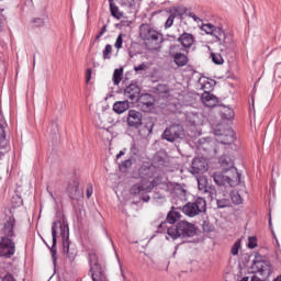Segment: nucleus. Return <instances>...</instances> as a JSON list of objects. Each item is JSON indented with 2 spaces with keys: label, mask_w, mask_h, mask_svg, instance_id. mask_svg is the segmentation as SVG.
Masks as SVG:
<instances>
[{
  "label": "nucleus",
  "mask_w": 281,
  "mask_h": 281,
  "mask_svg": "<svg viewBox=\"0 0 281 281\" xmlns=\"http://www.w3.org/2000/svg\"><path fill=\"white\" fill-rule=\"evenodd\" d=\"M123 34H120L114 43V47L116 49H122V44L124 43V40H123Z\"/></svg>",
  "instance_id": "nucleus-36"
},
{
  "label": "nucleus",
  "mask_w": 281,
  "mask_h": 281,
  "mask_svg": "<svg viewBox=\"0 0 281 281\" xmlns=\"http://www.w3.org/2000/svg\"><path fill=\"white\" fill-rule=\"evenodd\" d=\"M186 137V130L182 125L176 124L167 127L162 133V139L167 142H177V139H183Z\"/></svg>",
  "instance_id": "nucleus-8"
},
{
  "label": "nucleus",
  "mask_w": 281,
  "mask_h": 281,
  "mask_svg": "<svg viewBox=\"0 0 281 281\" xmlns=\"http://www.w3.org/2000/svg\"><path fill=\"white\" fill-rule=\"evenodd\" d=\"M154 126L155 124L153 123V121H149L148 123H146L145 128H147L148 133H153Z\"/></svg>",
  "instance_id": "nucleus-44"
},
{
  "label": "nucleus",
  "mask_w": 281,
  "mask_h": 281,
  "mask_svg": "<svg viewBox=\"0 0 281 281\" xmlns=\"http://www.w3.org/2000/svg\"><path fill=\"white\" fill-rule=\"evenodd\" d=\"M207 202L203 198H198L194 202H189L182 207L183 214L186 216H190V218H194V216H199V214L206 212Z\"/></svg>",
  "instance_id": "nucleus-7"
},
{
  "label": "nucleus",
  "mask_w": 281,
  "mask_h": 281,
  "mask_svg": "<svg viewBox=\"0 0 281 281\" xmlns=\"http://www.w3.org/2000/svg\"><path fill=\"white\" fill-rule=\"evenodd\" d=\"M221 144L229 145L236 142V133L232 128H227L225 134H221L220 138Z\"/></svg>",
  "instance_id": "nucleus-19"
},
{
  "label": "nucleus",
  "mask_w": 281,
  "mask_h": 281,
  "mask_svg": "<svg viewBox=\"0 0 281 281\" xmlns=\"http://www.w3.org/2000/svg\"><path fill=\"white\" fill-rule=\"evenodd\" d=\"M269 225H271V221H269Z\"/></svg>",
  "instance_id": "nucleus-63"
},
{
  "label": "nucleus",
  "mask_w": 281,
  "mask_h": 281,
  "mask_svg": "<svg viewBox=\"0 0 281 281\" xmlns=\"http://www.w3.org/2000/svg\"><path fill=\"white\" fill-rule=\"evenodd\" d=\"M104 32H106V25H103V27L101 29V31L97 35L95 40L97 41L100 40V37L104 34Z\"/></svg>",
  "instance_id": "nucleus-47"
},
{
  "label": "nucleus",
  "mask_w": 281,
  "mask_h": 281,
  "mask_svg": "<svg viewBox=\"0 0 281 281\" xmlns=\"http://www.w3.org/2000/svg\"><path fill=\"white\" fill-rule=\"evenodd\" d=\"M232 201L235 203V205H240V203H243V198H240V194L238 193H233Z\"/></svg>",
  "instance_id": "nucleus-37"
},
{
  "label": "nucleus",
  "mask_w": 281,
  "mask_h": 281,
  "mask_svg": "<svg viewBox=\"0 0 281 281\" xmlns=\"http://www.w3.org/2000/svg\"><path fill=\"white\" fill-rule=\"evenodd\" d=\"M139 32V36L142 41H144L147 49H150L151 52L157 50L159 45H161V33L148 24H142Z\"/></svg>",
  "instance_id": "nucleus-3"
},
{
  "label": "nucleus",
  "mask_w": 281,
  "mask_h": 281,
  "mask_svg": "<svg viewBox=\"0 0 281 281\" xmlns=\"http://www.w3.org/2000/svg\"><path fill=\"white\" fill-rule=\"evenodd\" d=\"M240 249V239L236 240L231 249V254L233 256H238V251Z\"/></svg>",
  "instance_id": "nucleus-34"
},
{
  "label": "nucleus",
  "mask_w": 281,
  "mask_h": 281,
  "mask_svg": "<svg viewBox=\"0 0 281 281\" xmlns=\"http://www.w3.org/2000/svg\"><path fill=\"white\" fill-rule=\"evenodd\" d=\"M127 126L130 128H139L142 126V112L130 110L127 114Z\"/></svg>",
  "instance_id": "nucleus-13"
},
{
  "label": "nucleus",
  "mask_w": 281,
  "mask_h": 281,
  "mask_svg": "<svg viewBox=\"0 0 281 281\" xmlns=\"http://www.w3.org/2000/svg\"><path fill=\"white\" fill-rule=\"evenodd\" d=\"M211 58L215 65H223V63H224L223 56L218 53H212Z\"/></svg>",
  "instance_id": "nucleus-32"
},
{
  "label": "nucleus",
  "mask_w": 281,
  "mask_h": 281,
  "mask_svg": "<svg viewBox=\"0 0 281 281\" xmlns=\"http://www.w3.org/2000/svg\"><path fill=\"white\" fill-rule=\"evenodd\" d=\"M49 195H50L52 198H54V193L49 192Z\"/></svg>",
  "instance_id": "nucleus-62"
},
{
  "label": "nucleus",
  "mask_w": 281,
  "mask_h": 281,
  "mask_svg": "<svg viewBox=\"0 0 281 281\" xmlns=\"http://www.w3.org/2000/svg\"><path fill=\"white\" fill-rule=\"evenodd\" d=\"M33 23L35 27H43L45 25V21H43V19L41 18L34 19Z\"/></svg>",
  "instance_id": "nucleus-41"
},
{
  "label": "nucleus",
  "mask_w": 281,
  "mask_h": 281,
  "mask_svg": "<svg viewBox=\"0 0 281 281\" xmlns=\"http://www.w3.org/2000/svg\"><path fill=\"white\" fill-rule=\"evenodd\" d=\"M124 155V151H120L117 155H116V159H120V157H122Z\"/></svg>",
  "instance_id": "nucleus-54"
},
{
  "label": "nucleus",
  "mask_w": 281,
  "mask_h": 281,
  "mask_svg": "<svg viewBox=\"0 0 281 281\" xmlns=\"http://www.w3.org/2000/svg\"><path fill=\"white\" fill-rule=\"evenodd\" d=\"M131 151H132L134 155H137V147H135V145H133L132 148H131Z\"/></svg>",
  "instance_id": "nucleus-51"
},
{
  "label": "nucleus",
  "mask_w": 281,
  "mask_h": 281,
  "mask_svg": "<svg viewBox=\"0 0 281 281\" xmlns=\"http://www.w3.org/2000/svg\"><path fill=\"white\" fill-rule=\"evenodd\" d=\"M122 78H124V68H116L113 72V83L117 87V85H120V82H122Z\"/></svg>",
  "instance_id": "nucleus-26"
},
{
  "label": "nucleus",
  "mask_w": 281,
  "mask_h": 281,
  "mask_svg": "<svg viewBox=\"0 0 281 281\" xmlns=\"http://www.w3.org/2000/svg\"><path fill=\"white\" fill-rule=\"evenodd\" d=\"M198 87L204 91L202 94V102L205 104V106H209L212 109V106H216L218 104V98L216 95L210 93V89H212V83L210 82V79L205 77H201L198 81Z\"/></svg>",
  "instance_id": "nucleus-5"
},
{
  "label": "nucleus",
  "mask_w": 281,
  "mask_h": 281,
  "mask_svg": "<svg viewBox=\"0 0 281 281\" xmlns=\"http://www.w3.org/2000/svg\"><path fill=\"white\" fill-rule=\"evenodd\" d=\"M181 218V213L177 211V209L171 207L170 212L167 215V223H170V225H175Z\"/></svg>",
  "instance_id": "nucleus-23"
},
{
  "label": "nucleus",
  "mask_w": 281,
  "mask_h": 281,
  "mask_svg": "<svg viewBox=\"0 0 281 281\" xmlns=\"http://www.w3.org/2000/svg\"><path fill=\"white\" fill-rule=\"evenodd\" d=\"M15 225H16V220L14 218V216L7 217L2 228V234L4 238H13Z\"/></svg>",
  "instance_id": "nucleus-16"
},
{
  "label": "nucleus",
  "mask_w": 281,
  "mask_h": 281,
  "mask_svg": "<svg viewBox=\"0 0 281 281\" xmlns=\"http://www.w3.org/2000/svg\"><path fill=\"white\" fill-rule=\"evenodd\" d=\"M248 247L249 249H256V247H258V239L256 237H249Z\"/></svg>",
  "instance_id": "nucleus-35"
},
{
  "label": "nucleus",
  "mask_w": 281,
  "mask_h": 281,
  "mask_svg": "<svg viewBox=\"0 0 281 281\" xmlns=\"http://www.w3.org/2000/svg\"><path fill=\"white\" fill-rule=\"evenodd\" d=\"M110 11L112 16H114V19L120 20L122 19V16H124V13L120 11V8H117V5H115L111 0H110Z\"/></svg>",
  "instance_id": "nucleus-27"
},
{
  "label": "nucleus",
  "mask_w": 281,
  "mask_h": 281,
  "mask_svg": "<svg viewBox=\"0 0 281 281\" xmlns=\"http://www.w3.org/2000/svg\"><path fill=\"white\" fill-rule=\"evenodd\" d=\"M111 54H113V46H111V44H108L103 49V60H111Z\"/></svg>",
  "instance_id": "nucleus-31"
},
{
  "label": "nucleus",
  "mask_w": 281,
  "mask_h": 281,
  "mask_svg": "<svg viewBox=\"0 0 281 281\" xmlns=\"http://www.w3.org/2000/svg\"><path fill=\"white\" fill-rule=\"evenodd\" d=\"M2 281H16V280L14 279V277H12V274H7V276L2 279Z\"/></svg>",
  "instance_id": "nucleus-49"
},
{
  "label": "nucleus",
  "mask_w": 281,
  "mask_h": 281,
  "mask_svg": "<svg viewBox=\"0 0 281 281\" xmlns=\"http://www.w3.org/2000/svg\"><path fill=\"white\" fill-rule=\"evenodd\" d=\"M173 23H175V15L171 14V15H169V18L167 19V21L165 23L166 30H168V27H172Z\"/></svg>",
  "instance_id": "nucleus-39"
},
{
  "label": "nucleus",
  "mask_w": 281,
  "mask_h": 281,
  "mask_svg": "<svg viewBox=\"0 0 281 281\" xmlns=\"http://www.w3.org/2000/svg\"><path fill=\"white\" fill-rule=\"evenodd\" d=\"M211 177L213 178V181L216 183V186H225V183L229 181V178L221 172L212 173Z\"/></svg>",
  "instance_id": "nucleus-25"
},
{
  "label": "nucleus",
  "mask_w": 281,
  "mask_h": 281,
  "mask_svg": "<svg viewBox=\"0 0 281 281\" xmlns=\"http://www.w3.org/2000/svg\"><path fill=\"white\" fill-rule=\"evenodd\" d=\"M36 65V57H34V59H33V66H35Z\"/></svg>",
  "instance_id": "nucleus-57"
},
{
  "label": "nucleus",
  "mask_w": 281,
  "mask_h": 281,
  "mask_svg": "<svg viewBox=\"0 0 281 281\" xmlns=\"http://www.w3.org/2000/svg\"><path fill=\"white\" fill-rule=\"evenodd\" d=\"M153 188H155L153 181L143 179L140 182L134 184L130 189V194H132L133 196H140L142 201L148 203V201H150V196L145 194H148V192H153Z\"/></svg>",
  "instance_id": "nucleus-6"
},
{
  "label": "nucleus",
  "mask_w": 281,
  "mask_h": 281,
  "mask_svg": "<svg viewBox=\"0 0 281 281\" xmlns=\"http://www.w3.org/2000/svg\"><path fill=\"white\" fill-rule=\"evenodd\" d=\"M273 281H281V274L273 279Z\"/></svg>",
  "instance_id": "nucleus-56"
},
{
  "label": "nucleus",
  "mask_w": 281,
  "mask_h": 281,
  "mask_svg": "<svg viewBox=\"0 0 281 281\" xmlns=\"http://www.w3.org/2000/svg\"><path fill=\"white\" fill-rule=\"evenodd\" d=\"M177 41L180 43L181 47L190 49V47L194 45V35L190 33H182Z\"/></svg>",
  "instance_id": "nucleus-18"
},
{
  "label": "nucleus",
  "mask_w": 281,
  "mask_h": 281,
  "mask_svg": "<svg viewBox=\"0 0 281 281\" xmlns=\"http://www.w3.org/2000/svg\"><path fill=\"white\" fill-rule=\"evenodd\" d=\"M131 109V105L128 104V101H116L113 104V111L114 113H117L119 115H122V113H126Z\"/></svg>",
  "instance_id": "nucleus-20"
},
{
  "label": "nucleus",
  "mask_w": 281,
  "mask_h": 281,
  "mask_svg": "<svg viewBox=\"0 0 281 281\" xmlns=\"http://www.w3.org/2000/svg\"><path fill=\"white\" fill-rule=\"evenodd\" d=\"M196 180L200 192H202V194H207V199L214 201L217 196L216 187L210 186L205 176H199Z\"/></svg>",
  "instance_id": "nucleus-10"
},
{
  "label": "nucleus",
  "mask_w": 281,
  "mask_h": 281,
  "mask_svg": "<svg viewBox=\"0 0 281 281\" xmlns=\"http://www.w3.org/2000/svg\"><path fill=\"white\" fill-rule=\"evenodd\" d=\"M91 68L87 69V72H86V82H90L91 81Z\"/></svg>",
  "instance_id": "nucleus-46"
},
{
  "label": "nucleus",
  "mask_w": 281,
  "mask_h": 281,
  "mask_svg": "<svg viewBox=\"0 0 281 281\" xmlns=\"http://www.w3.org/2000/svg\"><path fill=\"white\" fill-rule=\"evenodd\" d=\"M91 194H93V187L87 189V199H91Z\"/></svg>",
  "instance_id": "nucleus-48"
},
{
  "label": "nucleus",
  "mask_w": 281,
  "mask_h": 281,
  "mask_svg": "<svg viewBox=\"0 0 281 281\" xmlns=\"http://www.w3.org/2000/svg\"><path fill=\"white\" fill-rule=\"evenodd\" d=\"M181 192H182L183 194H186V189H182Z\"/></svg>",
  "instance_id": "nucleus-60"
},
{
  "label": "nucleus",
  "mask_w": 281,
  "mask_h": 281,
  "mask_svg": "<svg viewBox=\"0 0 281 281\" xmlns=\"http://www.w3.org/2000/svg\"><path fill=\"white\" fill-rule=\"evenodd\" d=\"M142 93V89L137 83H131L124 89V95L132 102H137L139 100V94Z\"/></svg>",
  "instance_id": "nucleus-14"
},
{
  "label": "nucleus",
  "mask_w": 281,
  "mask_h": 281,
  "mask_svg": "<svg viewBox=\"0 0 281 281\" xmlns=\"http://www.w3.org/2000/svg\"><path fill=\"white\" fill-rule=\"evenodd\" d=\"M133 166V161L127 159L121 164V168H131Z\"/></svg>",
  "instance_id": "nucleus-42"
},
{
  "label": "nucleus",
  "mask_w": 281,
  "mask_h": 281,
  "mask_svg": "<svg viewBox=\"0 0 281 281\" xmlns=\"http://www.w3.org/2000/svg\"><path fill=\"white\" fill-rule=\"evenodd\" d=\"M146 69H148V66H146L145 63L134 67V71H136V74H139V71H146Z\"/></svg>",
  "instance_id": "nucleus-40"
},
{
  "label": "nucleus",
  "mask_w": 281,
  "mask_h": 281,
  "mask_svg": "<svg viewBox=\"0 0 281 281\" xmlns=\"http://www.w3.org/2000/svg\"><path fill=\"white\" fill-rule=\"evenodd\" d=\"M16 251V245L10 237H2L0 240V258H12Z\"/></svg>",
  "instance_id": "nucleus-11"
},
{
  "label": "nucleus",
  "mask_w": 281,
  "mask_h": 281,
  "mask_svg": "<svg viewBox=\"0 0 281 281\" xmlns=\"http://www.w3.org/2000/svg\"><path fill=\"white\" fill-rule=\"evenodd\" d=\"M58 227H60L61 236L64 238L63 252L66 255V258H68L70 262H74V260L76 259V251L69 249V225L66 224L65 222L63 225L60 220L54 222L52 226L53 246L50 248V254L53 262L54 265H56V238L58 235Z\"/></svg>",
  "instance_id": "nucleus-1"
},
{
  "label": "nucleus",
  "mask_w": 281,
  "mask_h": 281,
  "mask_svg": "<svg viewBox=\"0 0 281 281\" xmlns=\"http://www.w3.org/2000/svg\"><path fill=\"white\" fill-rule=\"evenodd\" d=\"M139 3H142V0H123V5H125V8H132L133 10L139 8Z\"/></svg>",
  "instance_id": "nucleus-28"
},
{
  "label": "nucleus",
  "mask_w": 281,
  "mask_h": 281,
  "mask_svg": "<svg viewBox=\"0 0 281 281\" xmlns=\"http://www.w3.org/2000/svg\"><path fill=\"white\" fill-rule=\"evenodd\" d=\"M5 139V131L3 130V125L0 124V144Z\"/></svg>",
  "instance_id": "nucleus-43"
},
{
  "label": "nucleus",
  "mask_w": 281,
  "mask_h": 281,
  "mask_svg": "<svg viewBox=\"0 0 281 281\" xmlns=\"http://www.w3.org/2000/svg\"><path fill=\"white\" fill-rule=\"evenodd\" d=\"M82 194V189H80L78 183H74L68 187V195L70 199H80Z\"/></svg>",
  "instance_id": "nucleus-22"
},
{
  "label": "nucleus",
  "mask_w": 281,
  "mask_h": 281,
  "mask_svg": "<svg viewBox=\"0 0 281 281\" xmlns=\"http://www.w3.org/2000/svg\"><path fill=\"white\" fill-rule=\"evenodd\" d=\"M180 46L177 44H171L169 46V55L173 58L177 54H179Z\"/></svg>",
  "instance_id": "nucleus-33"
},
{
  "label": "nucleus",
  "mask_w": 281,
  "mask_h": 281,
  "mask_svg": "<svg viewBox=\"0 0 281 281\" xmlns=\"http://www.w3.org/2000/svg\"><path fill=\"white\" fill-rule=\"evenodd\" d=\"M220 42L221 52H226V49H232V36L225 34V31L221 27H215L213 35Z\"/></svg>",
  "instance_id": "nucleus-12"
},
{
  "label": "nucleus",
  "mask_w": 281,
  "mask_h": 281,
  "mask_svg": "<svg viewBox=\"0 0 281 281\" xmlns=\"http://www.w3.org/2000/svg\"><path fill=\"white\" fill-rule=\"evenodd\" d=\"M167 234L173 240H177V238H192L196 236V226L188 221H180L173 227H169Z\"/></svg>",
  "instance_id": "nucleus-4"
},
{
  "label": "nucleus",
  "mask_w": 281,
  "mask_h": 281,
  "mask_svg": "<svg viewBox=\"0 0 281 281\" xmlns=\"http://www.w3.org/2000/svg\"><path fill=\"white\" fill-rule=\"evenodd\" d=\"M223 115H224L225 120H234V110H232V109H226V110L223 112Z\"/></svg>",
  "instance_id": "nucleus-38"
},
{
  "label": "nucleus",
  "mask_w": 281,
  "mask_h": 281,
  "mask_svg": "<svg viewBox=\"0 0 281 281\" xmlns=\"http://www.w3.org/2000/svg\"><path fill=\"white\" fill-rule=\"evenodd\" d=\"M136 102H138V106L142 109V111L147 112L150 111L154 104V99L153 95L146 93L138 97V100Z\"/></svg>",
  "instance_id": "nucleus-17"
},
{
  "label": "nucleus",
  "mask_w": 281,
  "mask_h": 281,
  "mask_svg": "<svg viewBox=\"0 0 281 281\" xmlns=\"http://www.w3.org/2000/svg\"><path fill=\"white\" fill-rule=\"evenodd\" d=\"M214 199H216L217 207L220 209L229 207V205H232V202L227 198L220 199L215 196Z\"/></svg>",
  "instance_id": "nucleus-29"
},
{
  "label": "nucleus",
  "mask_w": 281,
  "mask_h": 281,
  "mask_svg": "<svg viewBox=\"0 0 281 281\" xmlns=\"http://www.w3.org/2000/svg\"><path fill=\"white\" fill-rule=\"evenodd\" d=\"M205 227H207V223L203 224V229H206Z\"/></svg>",
  "instance_id": "nucleus-59"
},
{
  "label": "nucleus",
  "mask_w": 281,
  "mask_h": 281,
  "mask_svg": "<svg viewBox=\"0 0 281 281\" xmlns=\"http://www.w3.org/2000/svg\"><path fill=\"white\" fill-rule=\"evenodd\" d=\"M202 32H205V34H211V36L214 34L216 26H214V24H202L201 26Z\"/></svg>",
  "instance_id": "nucleus-30"
},
{
  "label": "nucleus",
  "mask_w": 281,
  "mask_h": 281,
  "mask_svg": "<svg viewBox=\"0 0 281 281\" xmlns=\"http://www.w3.org/2000/svg\"><path fill=\"white\" fill-rule=\"evenodd\" d=\"M207 171V160L205 158H194L191 165L190 173L200 175Z\"/></svg>",
  "instance_id": "nucleus-15"
},
{
  "label": "nucleus",
  "mask_w": 281,
  "mask_h": 281,
  "mask_svg": "<svg viewBox=\"0 0 281 281\" xmlns=\"http://www.w3.org/2000/svg\"><path fill=\"white\" fill-rule=\"evenodd\" d=\"M240 281H250L249 277H244Z\"/></svg>",
  "instance_id": "nucleus-55"
},
{
  "label": "nucleus",
  "mask_w": 281,
  "mask_h": 281,
  "mask_svg": "<svg viewBox=\"0 0 281 281\" xmlns=\"http://www.w3.org/2000/svg\"><path fill=\"white\" fill-rule=\"evenodd\" d=\"M250 281H268L273 273L271 261L262 259V256L256 255L251 263Z\"/></svg>",
  "instance_id": "nucleus-2"
},
{
  "label": "nucleus",
  "mask_w": 281,
  "mask_h": 281,
  "mask_svg": "<svg viewBox=\"0 0 281 281\" xmlns=\"http://www.w3.org/2000/svg\"><path fill=\"white\" fill-rule=\"evenodd\" d=\"M23 200L19 199V205H22Z\"/></svg>",
  "instance_id": "nucleus-58"
},
{
  "label": "nucleus",
  "mask_w": 281,
  "mask_h": 281,
  "mask_svg": "<svg viewBox=\"0 0 281 281\" xmlns=\"http://www.w3.org/2000/svg\"><path fill=\"white\" fill-rule=\"evenodd\" d=\"M90 273L93 281H104V274L102 273V266L98 261V255L91 252L89 255Z\"/></svg>",
  "instance_id": "nucleus-9"
},
{
  "label": "nucleus",
  "mask_w": 281,
  "mask_h": 281,
  "mask_svg": "<svg viewBox=\"0 0 281 281\" xmlns=\"http://www.w3.org/2000/svg\"><path fill=\"white\" fill-rule=\"evenodd\" d=\"M190 19H193V21H195V23H199L201 21V19L199 16H196V14H194V12L189 13Z\"/></svg>",
  "instance_id": "nucleus-45"
},
{
  "label": "nucleus",
  "mask_w": 281,
  "mask_h": 281,
  "mask_svg": "<svg viewBox=\"0 0 281 281\" xmlns=\"http://www.w3.org/2000/svg\"><path fill=\"white\" fill-rule=\"evenodd\" d=\"M218 162H220V166L221 168L227 172V170H232V168H234V160H232L229 158V156H221L220 159H218Z\"/></svg>",
  "instance_id": "nucleus-21"
},
{
  "label": "nucleus",
  "mask_w": 281,
  "mask_h": 281,
  "mask_svg": "<svg viewBox=\"0 0 281 281\" xmlns=\"http://www.w3.org/2000/svg\"><path fill=\"white\" fill-rule=\"evenodd\" d=\"M173 63L177 67H186L188 65V57L183 53L176 54L173 57Z\"/></svg>",
  "instance_id": "nucleus-24"
},
{
  "label": "nucleus",
  "mask_w": 281,
  "mask_h": 281,
  "mask_svg": "<svg viewBox=\"0 0 281 281\" xmlns=\"http://www.w3.org/2000/svg\"><path fill=\"white\" fill-rule=\"evenodd\" d=\"M124 155V151H120L117 155H116V159H120V157H122Z\"/></svg>",
  "instance_id": "nucleus-53"
},
{
  "label": "nucleus",
  "mask_w": 281,
  "mask_h": 281,
  "mask_svg": "<svg viewBox=\"0 0 281 281\" xmlns=\"http://www.w3.org/2000/svg\"><path fill=\"white\" fill-rule=\"evenodd\" d=\"M159 229H166V222L160 223Z\"/></svg>",
  "instance_id": "nucleus-52"
},
{
  "label": "nucleus",
  "mask_w": 281,
  "mask_h": 281,
  "mask_svg": "<svg viewBox=\"0 0 281 281\" xmlns=\"http://www.w3.org/2000/svg\"><path fill=\"white\" fill-rule=\"evenodd\" d=\"M281 68L278 67L276 70H274V76H278V78H281Z\"/></svg>",
  "instance_id": "nucleus-50"
},
{
  "label": "nucleus",
  "mask_w": 281,
  "mask_h": 281,
  "mask_svg": "<svg viewBox=\"0 0 281 281\" xmlns=\"http://www.w3.org/2000/svg\"><path fill=\"white\" fill-rule=\"evenodd\" d=\"M182 11H183V12H187V11H188V9L183 8V9H182Z\"/></svg>",
  "instance_id": "nucleus-61"
}]
</instances>
